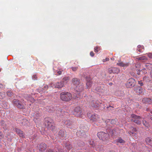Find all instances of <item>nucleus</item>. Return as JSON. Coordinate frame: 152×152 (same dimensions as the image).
Segmentation results:
<instances>
[{"instance_id":"nucleus-1","label":"nucleus","mask_w":152,"mask_h":152,"mask_svg":"<svg viewBox=\"0 0 152 152\" xmlns=\"http://www.w3.org/2000/svg\"><path fill=\"white\" fill-rule=\"evenodd\" d=\"M60 97L62 101L65 102L69 101L72 98L71 93L65 92H63L61 93Z\"/></svg>"},{"instance_id":"nucleus-2","label":"nucleus","mask_w":152,"mask_h":152,"mask_svg":"<svg viewBox=\"0 0 152 152\" xmlns=\"http://www.w3.org/2000/svg\"><path fill=\"white\" fill-rule=\"evenodd\" d=\"M75 89L77 93L76 96L74 97V99L76 98H80L81 97V92L84 90V88L83 85L81 84H79V86H75Z\"/></svg>"},{"instance_id":"nucleus-3","label":"nucleus","mask_w":152,"mask_h":152,"mask_svg":"<svg viewBox=\"0 0 152 152\" xmlns=\"http://www.w3.org/2000/svg\"><path fill=\"white\" fill-rule=\"evenodd\" d=\"M97 135L100 139L103 141H106L108 140L109 138L108 134L103 132H98L97 134Z\"/></svg>"},{"instance_id":"nucleus-4","label":"nucleus","mask_w":152,"mask_h":152,"mask_svg":"<svg viewBox=\"0 0 152 152\" xmlns=\"http://www.w3.org/2000/svg\"><path fill=\"white\" fill-rule=\"evenodd\" d=\"M84 112L79 107H77L75 108L74 111V114L77 117H80L83 118L84 116Z\"/></svg>"},{"instance_id":"nucleus-5","label":"nucleus","mask_w":152,"mask_h":152,"mask_svg":"<svg viewBox=\"0 0 152 152\" xmlns=\"http://www.w3.org/2000/svg\"><path fill=\"white\" fill-rule=\"evenodd\" d=\"M131 117L132 118H133L131 119L132 121L138 124H141V121L139 120V119L141 118V117L139 116L136 115L134 114H132L131 115Z\"/></svg>"},{"instance_id":"nucleus-6","label":"nucleus","mask_w":152,"mask_h":152,"mask_svg":"<svg viewBox=\"0 0 152 152\" xmlns=\"http://www.w3.org/2000/svg\"><path fill=\"white\" fill-rule=\"evenodd\" d=\"M108 72L110 74H118L120 72V69L117 67H111L108 69Z\"/></svg>"},{"instance_id":"nucleus-7","label":"nucleus","mask_w":152,"mask_h":152,"mask_svg":"<svg viewBox=\"0 0 152 152\" xmlns=\"http://www.w3.org/2000/svg\"><path fill=\"white\" fill-rule=\"evenodd\" d=\"M87 115L89 118L90 120L93 122H96L99 119L98 116L96 115H91V113H88Z\"/></svg>"},{"instance_id":"nucleus-8","label":"nucleus","mask_w":152,"mask_h":152,"mask_svg":"<svg viewBox=\"0 0 152 152\" xmlns=\"http://www.w3.org/2000/svg\"><path fill=\"white\" fill-rule=\"evenodd\" d=\"M47 126L51 130H53L55 127V124L53 121L51 119H49L47 122Z\"/></svg>"},{"instance_id":"nucleus-9","label":"nucleus","mask_w":152,"mask_h":152,"mask_svg":"<svg viewBox=\"0 0 152 152\" xmlns=\"http://www.w3.org/2000/svg\"><path fill=\"white\" fill-rule=\"evenodd\" d=\"M14 105L20 109H23L24 106L22 103L18 99H14L13 100Z\"/></svg>"},{"instance_id":"nucleus-10","label":"nucleus","mask_w":152,"mask_h":152,"mask_svg":"<svg viewBox=\"0 0 152 152\" xmlns=\"http://www.w3.org/2000/svg\"><path fill=\"white\" fill-rule=\"evenodd\" d=\"M135 80L133 78L129 79L126 85V87L130 88L134 86L135 84Z\"/></svg>"},{"instance_id":"nucleus-11","label":"nucleus","mask_w":152,"mask_h":152,"mask_svg":"<svg viewBox=\"0 0 152 152\" xmlns=\"http://www.w3.org/2000/svg\"><path fill=\"white\" fill-rule=\"evenodd\" d=\"M37 148L39 151L42 152L45 151L47 148V146L45 143H42L38 145L37 146Z\"/></svg>"},{"instance_id":"nucleus-12","label":"nucleus","mask_w":152,"mask_h":152,"mask_svg":"<svg viewBox=\"0 0 152 152\" xmlns=\"http://www.w3.org/2000/svg\"><path fill=\"white\" fill-rule=\"evenodd\" d=\"M117 65L121 67L126 68L130 64L129 62L125 63L123 61H120L117 63Z\"/></svg>"},{"instance_id":"nucleus-13","label":"nucleus","mask_w":152,"mask_h":152,"mask_svg":"<svg viewBox=\"0 0 152 152\" xmlns=\"http://www.w3.org/2000/svg\"><path fill=\"white\" fill-rule=\"evenodd\" d=\"M86 88H88L91 87V79L89 77H86Z\"/></svg>"},{"instance_id":"nucleus-14","label":"nucleus","mask_w":152,"mask_h":152,"mask_svg":"<svg viewBox=\"0 0 152 152\" xmlns=\"http://www.w3.org/2000/svg\"><path fill=\"white\" fill-rule=\"evenodd\" d=\"M134 90L138 94H142L143 92V88L140 86H137L135 87Z\"/></svg>"},{"instance_id":"nucleus-15","label":"nucleus","mask_w":152,"mask_h":152,"mask_svg":"<svg viewBox=\"0 0 152 152\" xmlns=\"http://www.w3.org/2000/svg\"><path fill=\"white\" fill-rule=\"evenodd\" d=\"M15 131L20 137H24L25 135L22 131L17 128L15 129Z\"/></svg>"},{"instance_id":"nucleus-16","label":"nucleus","mask_w":152,"mask_h":152,"mask_svg":"<svg viewBox=\"0 0 152 152\" xmlns=\"http://www.w3.org/2000/svg\"><path fill=\"white\" fill-rule=\"evenodd\" d=\"M79 79L77 78H73L72 79V82L73 84L75 86H79L80 84Z\"/></svg>"},{"instance_id":"nucleus-17","label":"nucleus","mask_w":152,"mask_h":152,"mask_svg":"<svg viewBox=\"0 0 152 152\" xmlns=\"http://www.w3.org/2000/svg\"><path fill=\"white\" fill-rule=\"evenodd\" d=\"M143 103L146 104H151L152 102V100L149 98H144L142 100Z\"/></svg>"},{"instance_id":"nucleus-18","label":"nucleus","mask_w":152,"mask_h":152,"mask_svg":"<svg viewBox=\"0 0 152 152\" xmlns=\"http://www.w3.org/2000/svg\"><path fill=\"white\" fill-rule=\"evenodd\" d=\"M53 69L54 72H56L58 75H60L62 74V72L63 71V69H56V67H54Z\"/></svg>"},{"instance_id":"nucleus-19","label":"nucleus","mask_w":152,"mask_h":152,"mask_svg":"<svg viewBox=\"0 0 152 152\" xmlns=\"http://www.w3.org/2000/svg\"><path fill=\"white\" fill-rule=\"evenodd\" d=\"M64 83L61 80L60 82H57L55 85V87L57 88H61L64 86Z\"/></svg>"},{"instance_id":"nucleus-20","label":"nucleus","mask_w":152,"mask_h":152,"mask_svg":"<svg viewBox=\"0 0 152 152\" xmlns=\"http://www.w3.org/2000/svg\"><path fill=\"white\" fill-rule=\"evenodd\" d=\"M116 141L117 143H119L122 144V145H123V144H124L125 142V141L124 140L122 139L121 137H119L118 138H117L116 140Z\"/></svg>"},{"instance_id":"nucleus-21","label":"nucleus","mask_w":152,"mask_h":152,"mask_svg":"<svg viewBox=\"0 0 152 152\" xmlns=\"http://www.w3.org/2000/svg\"><path fill=\"white\" fill-rule=\"evenodd\" d=\"M145 141L148 144L152 146V139L147 137Z\"/></svg>"},{"instance_id":"nucleus-22","label":"nucleus","mask_w":152,"mask_h":152,"mask_svg":"<svg viewBox=\"0 0 152 152\" xmlns=\"http://www.w3.org/2000/svg\"><path fill=\"white\" fill-rule=\"evenodd\" d=\"M69 80V78L68 77H66L63 78L61 81L64 85L68 82Z\"/></svg>"},{"instance_id":"nucleus-23","label":"nucleus","mask_w":152,"mask_h":152,"mask_svg":"<svg viewBox=\"0 0 152 152\" xmlns=\"http://www.w3.org/2000/svg\"><path fill=\"white\" fill-rule=\"evenodd\" d=\"M136 59L138 60L145 61L147 60V58L145 56H143L137 57L136 58Z\"/></svg>"},{"instance_id":"nucleus-24","label":"nucleus","mask_w":152,"mask_h":152,"mask_svg":"<svg viewBox=\"0 0 152 152\" xmlns=\"http://www.w3.org/2000/svg\"><path fill=\"white\" fill-rule=\"evenodd\" d=\"M131 129L132 130V131H130L129 133L131 135L133 136V134L134 133V132H136L137 131V130L134 127H132L131 128Z\"/></svg>"},{"instance_id":"nucleus-25","label":"nucleus","mask_w":152,"mask_h":152,"mask_svg":"<svg viewBox=\"0 0 152 152\" xmlns=\"http://www.w3.org/2000/svg\"><path fill=\"white\" fill-rule=\"evenodd\" d=\"M143 125L146 127L148 128L150 126V125L146 121L144 120L143 121Z\"/></svg>"},{"instance_id":"nucleus-26","label":"nucleus","mask_w":152,"mask_h":152,"mask_svg":"<svg viewBox=\"0 0 152 152\" xmlns=\"http://www.w3.org/2000/svg\"><path fill=\"white\" fill-rule=\"evenodd\" d=\"M5 94L4 92L0 93V101L3 99L5 97Z\"/></svg>"},{"instance_id":"nucleus-27","label":"nucleus","mask_w":152,"mask_h":152,"mask_svg":"<svg viewBox=\"0 0 152 152\" xmlns=\"http://www.w3.org/2000/svg\"><path fill=\"white\" fill-rule=\"evenodd\" d=\"M65 124L68 126H70L72 125V122L69 120H68L65 122Z\"/></svg>"},{"instance_id":"nucleus-28","label":"nucleus","mask_w":152,"mask_h":152,"mask_svg":"<svg viewBox=\"0 0 152 152\" xmlns=\"http://www.w3.org/2000/svg\"><path fill=\"white\" fill-rule=\"evenodd\" d=\"M145 66L147 69H149L151 68L152 66V65L150 63H147L145 64Z\"/></svg>"},{"instance_id":"nucleus-29","label":"nucleus","mask_w":152,"mask_h":152,"mask_svg":"<svg viewBox=\"0 0 152 152\" xmlns=\"http://www.w3.org/2000/svg\"><path fill=\"white\" fill-rule=\"evenodd\" d=\"M7 95L9 96H12L13 94L12 92L10 90H9L7 92Z\"/></svg>"},{"instance_id":"nucleus-30","label":"nucleus","mask_w":152,"mask_h":152,"mask_svg":"<svg viewBox=\"0 0 152 152\" xmlns=\"http://www.w3.org/2000/svg\"><path fill=\"white\" fill-rule=\"evenodd\" d=\"M59 134L61 137H63L64 135V132L62 130H60L59 132Z\"/></svg>"},{"instance_id":"nucleus-31","label":"nucleus","mask_w":152,"mask_h":152,"mask_svg":"<svg viewBox=\"0 0 152 152\" xmlns=\"http://www.w3.org/2000/svg\"><path fill=\"white\" fill-rule=\"evenodd\" d=\"M100 50V48L99 47L96 46L94 48V51L95 52L97 53Z\"/></svg>"},{"instance_id":"nucleus-32","label":"nucleus","mask_w":152,"mask_h":152,"mask_svg":"<svg viewBox=\"0 0 152 152\" xmlns=\"http://www.w3.org/2000/svg\"><path fill=\"white\" fill-rule=\"evenodd\" d=\"M89 144L91 145L93 148L95 147V144L94 143L93 141H89Z\"/></svg>"},{"instance_id":"nucleus-33","label":"nucleus","mask_w":152,"mask_h":152,"mask_svg":"<svg viewBox=\"0 0 152 152\" xmlns=\"http://www.w3.org/2000/svg\"><path fill=\"white\" fill-rule=\"evenodd\" d=\"M110 120H109L108 121H107V122H109V123H110L111 124H115L116 121V120H112L110 121Z\"/></svg>"},{"instance_id":"nucleus-34","label":"nucleus","mask_w":152,"mask_h":152,"mask_svg":"<svg viewBox=\"0 0 152 152\" xmlns=\"http://www.w3.org/2000/svg\"><path fill=\"white\" fill-rule=\"evenodd\" d=\"M78 67L77 66L72 67L71 68L72 70L74 72L77 71L78 69Z\"/></svg>"},{"instance_id":"nucleus-35","label":"nucleus","mask_w":152,"mask_h":152,"mask_svg":"<svg viewBox=\"0 0 152 152\" xmlns=\"http://www.w3.org/2000/svg\"><path fill=\"white\" fill-rule=\"evenodd\" d=\"M138 83L141 86H142L143 85V83L142 80L139 81Z\"/></svg>"},{"instance_id":"nucleus-36","label":"nucleus","mask_w":152,"mask_h":152,"mask_svg":"<svg viewBox=\"0 0 152 152\" xmlns=\"http://www.w3.org/2000/svg\"><path fill=\"white\" fill-rule=\"evenodd\" d=\"M66 148H67L69 150L71 149V148L72 147V146L70 145H66Z\"/></svg>"},{"instance_id":"nucleus-37","label":"nucleus","mask_w":152,"mask_h":152,"mask_svg":"<svg viewBox=\"0 0 152 152\" xmlns=\"http://www.w3.org/2000/svg\"><path fill=\"white\" fill-rule=\"evenodd\" d=\"M28 96L26 95V96H25L24 97L27 100H30V99H31V97L29 96Z\"/></svg>"},{"instance_id":"nucleus-38","label":"nucleus","mask_w":152,"mask_h":152,"mask_svg":"<svg viewBox=\"0 0 152 152\" xmlns=\"http://www.w3.org/2000/svg\"><path fill=\"white\" fill-rule=\"evenodd\" d=\"M94 102H91V105L92 106L94 107H97V104L95 105V104H94Z\"/></svg>"},{"instance_id":"nucleus-39","label":"nucleus","mask_w":152,"mask_h":152,"mask_svg":"<svg viewBox=\"0 0 152 152\" xmlns=\"http://www.w3.org/2000/svg\"><path fill=\"white\" fill-rule=\"evenodd\" d=\"M109 58H105V59H103V62H105L106 61H109Z\"/></svg>"},{"instance_id":"nucleus-40","label":"nucleus","mask_w":152,"mask_h":152,"mask_svg":"<svg viewBox=\"0 0 152 152\" xmlns=\"http://www.w3.org/2000/svg\"><path fill=\"white\" fill-rule=\"evenodd\" d=\"M148 56L149 58H152V53H148Z\"/></svg>"},{"instance_id":"nucleus-41","label":"nucleus","mask_w":152,"mask_h":152,"mask_svg":"<svg viewBox=\"0 0 152 152\" xmlns=\"http://www.w3.org/2000/svg\"><path fill=\"white\" fill-rule=\"evenodd\" d=\"M41 113H37L35 115L37 117L41 116Z\"/></svg>"},{"instance_id":"nucleus-42","label":"nucleus","mask_w":152,"mask_h":152,"mask_svg":"<svg viewBox=\"0 0 152 152\" xmlns=\"http://www.w3.org/2000/svg\"><path fill=\"white\" fill-rule=\"evenodd\" d=\"M90 55L92 57H93L94 56V54L93 51H91L90 53Z\"/></svg>"},{"instance_id":"nucleus-43","label":"nucleus","mask_w":152,"mask_h":152,"mask_svg":"<svg viewBox=\"0 0 152 152\" xmlns=\"http://www.w3.org/2000/svg\"><path fill=\"white\" fill-rule=\"evenodd\" d=\"M46 152H54L53 150H52L50 149H49L48 150H47L46 151Z\"/></svg>"},{"instance_id":"nucleus-44","label":"nucleus","mask_w":152,"mask_h":152,"mask_svg":"<svg viewBox=\"0 0 152 152\" xmlns=\"http://www.w3.org/2000/svg\"><path fill=\"white\" fill-rule=\"evenodd\" d=\"M137 50L138 51L140 52H141L142 51L140 48H138L137 49Z\"/></svg>"},{"instance_id":"nucleus-45","label":"nucleus","mask_w":152,"mask_h":152,"mask_svg":"<svg viewBox=\"0 0 152 152\" xmlns=\"http://www.w3.org/2000/svg\"><path fill=\"white\" fill-rule=\"evenodd\" d=\"M48 86H45L44 87V88L45 89H47L48 88Z\"/></svg>"},{"instance_id":"nucleus-46","label":"nucleus","mask_w":152,"mask_h":152,"mask_svg":"<svg viewBox=\"0 0 152 152\" xmlns=\"http://www.w3.org/2000/svg\"><path fill=\"white\" fill-rule=\"evenodd\" d=\"M141 46L140 45H138L137 48H141Z\"/></svg>"},{"instance_id":"nucleus-47","label":"nucleus","mask_w":152,"mask_h":152,"mask_svg":"<svg viewBox=\"0 0 152 152\" xmlns=\"http://www.w3.org/2000/svg\"><path fill=\"white\" fill-rule=\"evenodd\" d=\"M111 60H114L115 59L113 57H112V58H110Z\"/></svg>"},{"instance_id":"nucleus-48","label":"nucleus","mask_w":152,"mask_h":152,"mask_svg":"<svg viewBox=\"0 0 152 152\" xmlns=\"http://www.w3.org/2000/svg\"><path fill=\"white\" fill-rule=\"evenodd\" d=\"M3 87V85L1 84H0V88H2Z\"/></svg>"},{"instance_id":"nucleus-49","label":"nucleus","mask_w":152,"mask_h":152,"mask_svg":"<svg viewBox=\"0 0 152 152\" xmlns=\"http://www.w3.org/2000/svg\"><path fill=\"white\" fill-rule=\"evenodd\" d=\"M141 48L142 49H144V47L143 46H141Z\"/></svg>"},{"instance_id":"nucleus-50","label":"nucleus","mask_w":152,"mask_h":152,"mask_svg":"<svg viewBox=\"0 0 152 152\" xmlns=\"http://www.w3.org/2000/svg\"><path fill=\"white\" fill-rule=\"evenodd\" d=\"M2 134L1 133V132L0 131V137H2Z\"/></svg>"},{"instance_id":"nucleus-51","label":"nucleus","mask_w":152,"mask_h":152,"mask_svg":"<svg viewBox=\"0 0 152 152\" xmlns=\"http://www.w3.org/2000/svg\"><path fill=\"white\" fill-rule=\"evenodd\" d=\"M99 91V92H103V91H102V90H100Z\"/></svg>"},{"instance_id":"nucleus-52","label":"nucleus","mask_w":152,"mask_h":152,"mask_svg":"<svg viewBox=\"0 0 152 152\" xmlns=\"http://www.w3.org/2000/svg\"><path fill=\"white\" fill-rule=\"evenodd\" d=\"M150 119L152 121V117H150Z\"/></svg>"},{"instance_id":"nucleus-53","label":"nucleus","mask_w":152,"mask_h":152,"mask_svg":"<svg viewBox=\"0 0 152 152\" xmlns=\"http://www.w3.org/2000/svg\"><path fill=\"white\" fill-rule=\"evenodd\" d=\"M1 123H3L4 121H3L2 120L1 121Z\"/></svg>"},{"instance_id":"nucleus-54","label":"nucleus","mask_w":152,"mask_h":152,"mask_svg":"<svg viewBox=\"0 0 152 152\" xmlns=\"http://www.w3.org/2000/svg\"><path fill=\"white\" fill-rule=\"evenodd\" d=\"M109 84H110V85H112V83H109Z\"/></svg>"},{"instance_id":"nucleus-55","label":"nucleus","mask_w":152,"mask_h":152,"mask_svg":"<svg viewBox=\"0 0 152 152\" xmlns=\"http://www.w3.org/2000/svg\"><path fill=\"white\" fill-rule=\"evenodd\" d=\"M109 152H113V151H110Z\"/></svg>"},{"instance_id":"nucleus-56","label":"nucleus","mask_w":152,"mask_h":152,"mask_svg":"<svg viewBox=\"0 0 152 152\" xmlns=\"http://www.w3.org/2000/svg\"><path fill=\"white\" fill-rule=\"evenodd\" d=\"M99 88V87H97V89H98V88Z\"/></svg>"},{"instance_id":"nucleus-57","label":"nucleus","mask_w":152,"mask_h":152,"mask_svg":"<svg viewBox=\"0 0 152 152\" xmlns=\"http://www.w3.org/2000/svg\"><path fill=\"white\" fill-rule=\"evenodd\" d=\"M151 113L152 114V111H151Z\"/></svg>"},{"instance_id":"nucleus-58","label":"nucleus","mask_w":152,"mask_h":152,"mask_svg":"<svg viewBox=\"0 0 152 152\" xmlns=\"http://www.w3.org/2000/svg\"><path fill=\"white\" fill-rule=\"evenodd\" d=\"M1 71V69H0V72Z\"/></svg>"}]
</instances>
